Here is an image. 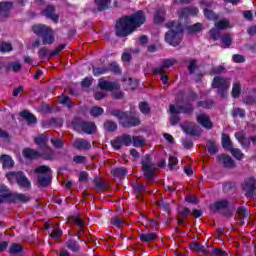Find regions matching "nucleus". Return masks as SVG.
Segmentation results:
<instances>
[{
  "label": "nucleus",
  "mask_w": 256,
  "mask_h": 256,
  "mask_svg": "<svg viewBox=\"0 0 256 256\" xmlns=\"http://www.w3.org/2000/svg\"><path fill=\"white\" fill-rule=\"evenodd\" d=\"M155 239H157V234L153 232L140 234V240L143 241L144 243L155 241Z\"/></svg>",
  "instance_id": "72a5a7b5"
},
{
  "label": "nucleus",
  "mask_w": 256,
  "mask_h": 256,
  "mask_svg": "<svg viewBox=\"0 0 256 256\" xmlns=\"http://www.w3.org/2000/svg\"><path fill=\"white\" fill-rule=\"evenodd\" d=\"M145 23V14L138 11L131 16H125L116 23V35L118 37H127L135 31L136 27H141Z\"/></svg>",
  "instance_id": "f257e3e1"
},
{
  "label": "nucleus",
  "mask_w": 256,
  "mask_h": 256,
  "mask_svg": "<svg viewBox=\"0 0 256 256\" xmlns=\"http://www.w3.org/2000/svg\"><path fill=\"white\" fill-rule=\"evenodd\" d=\"M139 107H140L141 113H143L144 115H147V113H149L150 111L149 106L145 102L140 103Z\"/></svg>",
  "instance_id": "338daca9"
},
{
  "label": "nucleus",
  "mask_w": 256,
  "mask_h": 256,
  "mask_svg": "<svg viewBox=\"0 0 256 256\" xmlns=\"http://www.w3.org/2000/svg\"><path fill=\"white\" fill-rule=\"evenodd\" d=\"M125 84L127 85L126 89H130L131 91H133L137 89V85H139V82L137 80L129 78L128 80H125Z\"/></svg>",
  "instance_id": "79ce46f5"
},
{
  "label": "nucleus",
  "mask_w": 256,
  "mask_h": 256,
  "mask_svg": "<svg viewBox=\"0 0 256 256\" xmlns=\"http://www.w3.org/2000/svg\"><path fill=\"white\" fill-rule=\"evenodd\" d=\"M21 251H23V246H21V244H12L10 247V253H12L13 255L17 254V253H21Z\"/></svg>",
  "instance_id": "5fc2aeb1"
},
{
  "label": "nucleus",
  "mask_w": 256,
  "mask_h": 256,
  "mask_svg": "<svg viewBox=\"0 0 256 256\" xmlns=\"http://www.w3.org/2000/svg\"><path fill=\"white\" fill-rule=\"evenodd\" d=\"M95 5L98 11H105V9H109V5H111V0H95Z\"/></svg>",
  "instance_id": "2f4dec72"
},
{
  "label": "nucleus",
  "mask_w": 256,
  "mask_h": 256,
  "mask_svg": "<svg viewBox=\"0 0 256 256\" xmlns=\"http://www.w3.org/2000/svg\"><path fill=\"white\" fill-rule=\"evenodd\" d=\"M6 71H14L15 73L21 71V63L19 62H11L5 66Z\"/></svg>",
  "instance_id": "f704fd0d"
},
{
  "label": "nucleus",
  "mask_w": 256,
  "mask_h": 256,
  "mask_svg": "<svg viewBox=\"0 0 256 256\" xmlns=\"http://www.w3.org/2000/svg\"><path fill=\"white\" fill-rule=\"evenodd\" d=\"M208 147V151L209 153H212L213 155H215V153H217V145H215L213 142H208L207 144Z\"/></svg>",
  "instance_id": "69168bd1"
},
{
  "label": "nucleus",
  "mask_w": 256,
  "mask_h": 256,
  "mask_svg": "<svg viewBox=\"0 0 256 256\" xmlns=\"http://www.w3.org/2000/svg\"><path fill=\"white\" fill-rule=\"evenodd\" d=\"M191 111H193V106H191V104L178 107L170 105V113L172 114V117L170 118L171 125H177V123H179L178 113H191Z\"/></svg>",
  "instance_id": "9d476101"
},
{
  "label": "nucleus",
  "mask_w": 256,
  "mask_h": 256,
  "mask_svg": "<svg viewBox=\"0 0 256 256\" xmlns=\"http://www.w3.org/2000/svg\"><path fill=\"white\" fill-rule=\"evenodd\" d=\"M111 115H113V117H117V119H119V123L123 125V127H136V125H139V123H141L139 121V118L128 115L121 110H112Z\"/></svg>",
  "instance_id": "39448f33"
},
{
  "label": "nucleus",
  "mask_w": 256,
  "mask_h": 256,
  "mask_svg": "<svg viewBox=\"0 0 256 256\" xmlns=\"http://www.w3.org/2000/svg\"><path fill=\"white\" fill-rule=\"evenodd\" d=\"M237 215L240 219L241 225L249 223V211L245 208H238Z\"/></svg>",
  "instance_id": "4be33fe9"
},
{
  "label": "nucleus",
  "mask_w": 256,
  "mask_h": 256,
  "mask_svg": "<svg viewBox=\"0 0 256 256\" xmlns=\"http://www.w3.org/2000/svg\"><path fill=\"white\" fill-rule=\"evenodd\" d=\"M229 205V202L227 200H219L216 201L214 204L210 206L211 211H220L221 209H226V207Z\"/></svg>",
  "instance_id": "cd10ccee"
},
{
  "label": "nucleus",
  "mask_w": 256,
  "mask_h": 256,
  "mask_svg": "<svg viewBox=\"0 0 256 256\" xmlns=\"http://www.w3.org/2000/svg\"><path fill=\"white\" fill-rule=\"evenodd\" d=\"M235 137H236L237 141H239V143L242 145V147H249L250 142H249V139H247V137H245V132H243V131L237 132L235 134Z\"/></svg>",
  "instance_id": "c756f323"
},
{
  "label": "nucleus",
  "mask_w": 256,
  "mask_h": 256,
  "mask_svg": "<svg viewBox=\"0 0 256 256\" xmlns=\"http://www.w3.org/2000/svg\"><path fill=\"white\" fill-rule=\"evenodd\" d=\"M103 108L99 107V106H93L91 109H90V115L92 117H99L101 115H103Z\"/></svg>",
  "instance_id": "ea45409f"
},
{
  "label": "nucleus",
  "mask_w": 256,
  "mask_h": 256,
  "mask_svg": "<svg viewBox=\"0 0 256 256\" xmlns=\"http://www.w3.org/2000/svg\"><path fill=\"white\" fill-rule=\"evenodd\" d=\"M40 157L47 160L55 159V152L53 151V149L46 146L40 149Z\"/></svg>",
  "instance_id": "5701e85b"
},
{
  "label": "nucleus",
  "mask_w": 256,
  "mask_h": 256,
  "mask_svg": "<svg viewBox=\"0 0 256 256\" xmlns=\"http://www.w3.org/2000/svg\"><path fill=\"white\" fill-rule=\"evenodd\" d=\"M20 116L22 117V119H25V121H27L28 125H33L37 123V118L29 111H22L20 113Z\"/></svg>",
  "instance_id": "bb28decb"
},
{
  "label": "nucleus",
  "mask_w": 256,
  "mask_h": 256,
  "mask_svg": "<svg viewBox=\"0 0 256 256\" xmlns=\"http://www.w3.org/2000/svg\"><path fill=\"white\" fill-rule=\"evenodd\" d=\"M66 247L74 252L79 250V244L75 240H68L66 242Z\"/></svg>",
  "instance_id": "a18cd8bd"
},
{
  "label": "nucleus",
  "mask_w": 256,
  "mask_h": 256,
  "mask_svg": "<svg viewBox=\"0 0 256 256\" xmlns=\"http://www.w3.org/2000/svg\"><path fill=\"white\" fill-rule=\"evenodd\" d=\"M191 249H193L194 251H202L203 253H205V246L198 244V243H193L190 245Z\"/></svg>",
  "instance_id": "0e129e2a"
},
{
  "label": "nucleus",
  "mask_w": 256,
  "mask_h": 256,
  "mask_svg": "<svg viewBox=\"0 0 256 256\" xmlns=\"http://www.w3.org/2000/svg\"><path fill=\"white\" fill-rule=\"evenodd\" d=\"M120 137L122 138V143L125 147L133 145V138L131 137V135L124 134Z\"/></svg>",
  "instance_id": "49530a36"
},
{
  "label": "nucleus",
  "mask_w": 256,
  "mask_h": 256,
  "mask_svg": "<svg viewBox=\"0 0 256 256\" xmlns=\"http://www.w3.org/2000/svg\"><path fill=\"white\" fill-rule=\"evenodd\" d=\"M134 191L136 193H147V188L143 184H137L134 186Z\"/></svg>",
  "instance_id": "e2e57ef3"
},
{
  "label": "nucleus",
  "mask_w": 256,
  "mask_h": 256,
  "mask_svg": "<svg viewBox=\"0 0 256 256\" xmlns=\"http://www.w3.org/2000/svg\"><path fill=\"white\" fill-rule=\"evenodd\" d=\"M6 177L8 181H10V183H13V181L16 180L20 187H31V182L29 181V179H27V176H25V174H23L22 172H9L6 174Z\"/></svg>",
  "instance_id": "9b49d317"
},
{
  "label": "nucleus",
  "mask_w": 256,
  "mask_h": 256,
  "mask_svg": "<svg viewBox=\"0 0 256 256\" xmlns=\"http://www.w3.org/2000/svg\"><path fill=\"white\" fill-rule=\"evenodd\" d=\"M111 225H114V227H118L119 229H121V227H125V225L127 224L125 223V220L114 216L111 218Z\"/></svg>",
  "instance_id": "e433bc0d"
},
{
  "label": "nucleus",
  "mask_w": 256,
  "mask_h": 256,
  "mask_svg": "<svg viewBox=\"0 0 256 256\" xmlns=\"http://www.w3.org/2000/svg\"><path fill=\"white\" fill-rule=\"evenodd\" d=\"M112 175L115 177H125L127 175V169L125 168H115L111 171Z\"/></svg>",
  "instance_id": "37998d69"
},
{
  "label": "nucleus",
  "mask_w": 256,
  "mask_h": 256,
  "mask_svg": "<svg viewBox=\"0 0 256 256\" xmlns=\"http://www.w3.org/2000/svg\"><path fill=\"white\" fill-rule=\"evenodd\" d=\"M98 86L102 91H117L119 89V83L117 82H110L107 80H99Z\"/></svg>",
  "instance_id": "2eb2a0df"
},
{
  "label": "nucleus",
  "mask_w": 256,
  "mask_h": 256,
  "mask_svg": "<svg viewBox=\"0 0 256 256\" xmlns=\"http://www.w3.org/2000/svg\"><path fill=\"white\" fill-rule=\"evenodd\" d=\"M182 129L188 135H192L193 137H197V136L201 135V128H199V126H195V124H190L189 127L182 126Z\"/></svg>",
  "instance_id": "412c9836"
},
{
  "label": "nucleus",
  "mask_w": 256,
  "mask_h": 256,
  "mask_svg": "<svg viewBox=\"0 0 256 256\" xmlns=\"http://www.w3.org/2000/svg\"><path fill=\"white\" fill-rule=\"evenodd\" d=\"M42 15L48 19H51L53 23H57L59 21V16L55 14V7L53 6H47L46 9L42 11Z\"/></svg>",
  "instance_id": "f3484780"
},
{
  "label": "nucleus",
  "mask_w": 256,
  "mask_h": 256,
  "mask_svg": "<svg viewBox=\"0 0 256 256\" xmlns=\"http://www.w3.org/2000/svg\"><path fill=\"white\" fill-rule=\"evenodd\" d=\"M50 141L55 149H61L63 147V140L61 138H52Z\"/></svg>",
  "instance_id": "6e6d98bb"
},
{
  "label": "nucleus",
  "mask_w": 256,
  "mask_h": 256,
  "mask_svg": "<svg viewBox=\"0 0 256 256\" xmlns=\"http://www.w3.org/2000/svg\"><path fill=\"white\" fill-rule=\"evenodd\" d=\"M212 87L214 89H218V93L221 95V97H226L227 89L231 87V82L227 78H221L217 76L212 82Z\"/></svg>",
  "instance_id": "1a4fd4ad"
},
{
  "label": "nucleus",
  "mask_w": 256,
  "mask_h": 256,
  "mask_svg": "<svg viewBox=\"0 0 256 256\" xmlns=\"http://www.w3.org/2000/svg\"><path fill=\"white\" fill-rule=\"evenodd\" d=\"M199 14V8L197 7H190V8H183L178 12L179 19H187L189 17H195V15Z\"/></svg>",
  "instance_id": "4468645a"
},
{
  "label": "nucleus",
  "mask_w": 256,
  "mask_h": 256,
  "mask_svg": "<svg viewBox=\"0 0 256 256\" xmlns=\"http://www.w3.org/2000/svg\"><path fill=\"white\" fill-rule=\"evenodd\" d=\"M198 123L203 126L205 129H211L213 127V123L209 119V116L206 114H200L197 116Z\"/></svg>",
  "instance_id": "aec40b11"
},
{
  "label": "nucleus",
  "mask_w": 256,
  "mask_h": 256,
  "mask_svg": "<svg viewBox=\"0 0 256 256\" xmlns=\"http://www.w3.org/2000/svg\"><path fill=\"white\" fill-rule=\"evenodd\" d=\"M222 146L226 151H230L233 149V145L231 144V138L227 134H222Z\"/></svg>",
  "instance_id": "473e14b6"
},
{
  "label": "nucleus",
  "mask_w": 256,
  "mask_h": 256,
  "mask_svg": "<svg viewBox=\"0 0 256 256\" xmlns=\"http://www.w3.org/2000/svg\"><path fill=\"white\" fill-rule=\"evenodd\" d=\"M241 95V83L239 81H236L233 83L232 87V97L237 98Z\"/></svg>",
  "instance_id": "4c0bfd02"
},
{
  "label": "nucleus",
  "mask_w": 256,
  "mask_h": 256,
  "mask_svg": "<svg viewBox=\"0 0 256 256\" xmlns=\"http://www.w3.org/2000/svg\"><path fill=\"white\" fill-rule=\"evenodd\" d=\"M199 107H204V109H211L213 107V101L207 100V101H201L198 103Z\"/></svg>",
  "instance_id": "bf43d9fd"
},
{
  "label": "nucleus",
  "mask_w": 256,
  "mask_h": 256,
  "mask_svg": "<svg viewBox=\"0 0 256 256\" xmlns=\"http://www.w3.org/2000/svg\"><path fill=\"white\" fill-rule=\"evenodd\" d=\"M108 71L109 69L105 67H96L93 69V75H95V77H99V75H105Z\"/></svg>",
  "instance_id": "3c124183"
},
{
  "label": "nucleus",
  "mask_w": 256,
  "mask_h": 256,
  "mask_svg": "<svg viewBox=\"0 0 256 256\" xmlns=\"http://www.w3.org/2000/svg\"><path fill=\"white\" fill-rule=\"evenodd\" d=\"M11 9H13V3L11 2L0 3V15H2L3 17H7Z\"/></svg>",
  "instance_id": "a878e982"
},
{
  "label": "nucleus",
  "mask_w": 256,
  "mask_h": 256,
  "mask_svg": "<svg viewBox=\"0 0 256 256\" xmlns=\"http://www.w3.org/2000/svg\"><path fill=\"white\" fill-rule=\"evenodd\" d=\"M63 235V231H61V229L59 228H53L50 237H52V239H54L55 241H57V239H60V237Z\"/></svg>",
  "instance_id": "603ef678"
},
{
  "label": "nucleus",
  "mask_w": 256,
  "mask_h": 256,
  "mask_svg": "<svg viewBox=\"0 0 256 256\" xmlns=\"http://www.w3.org/2000/svg\"><path fill=\"white\" fill-rule=\"evenodd\" d=\"M204 15L207 17V19H211L212 21L217 19V16L209 9H204Z\"/></svg>",
  "instance_id": "052dcab7"
},
{
  "label": "nucleus",
  "mask_w": 256,
  "mask_h": 256,
  "mask_svg": "<svg viewBox=\"0 0 256 256\" xmlns=\"http://www.w3.org/2000/svg\"><path fill=\"white\" fill-rule=\"evenodd\" d=\"M72 127L75 131H83L84 133H87L88 135H91V133H95L97 131V126L93 122H82L79 119H75L72 122Z\"/></svg>",
  "instance_id": "6e6552de"
},
{
  "label": "nucleus",
  "mask_w": 256,
  "mask_h": 256,
  "mask_svg": "<svg viewBox=\"0 0 256 256\" xmlns=\"http://www.w3.org/2000/svg\"><path fill=\"white\" fill-rule=\"evenodd\" d=\"M214 256H227V252L223 251L221 248H216L212 251Z\"/></svg>",
  "instance_id": "774afa93"
},
{
  "label": "nucleus",
  "mask_w": 256,
  "mask_h": 256,
  "mask_svg": "<svg viewBox=\"0 0 256 256\" xmlns=\"http://www.w3.org/2000/svg\"><path fill=\"white\" fill-rule=\"evenodd\" d=\"M73 161H74V163H78V164L87 163V157L77 155V156L73 157Z\"/></svg>",
  "instance_id": "680f3d73"
},
{
  "label": "nucleus",
  "mask_w": 256,
  "mask_h": 256,
  "mask_svg": "<svg viewBox=\"0 0 256 256\" xmlns=\"http://www.w3.org/2000/svg\"><path fill=\"white\" fill-rule=\"evenodd\" d=\"M256 178L250 177L243 183V189L247 195H253L255 193Z\"/></svg>",
  "instance_id": "dca6fc26"
},
{
  "label": "nucleus",
  "mask_w": 256,
  "mask_h": 256,
  "mask_svg": "<svg viewBox=\"0 0 256 256\" xmlns=\"http://www.w3.org/2000/svg\"><path fill=\"white\" fill-rule=\"evenodd\" d=\"M222 43H223L224 49H227V47H230L231 36L229 34H225L224 36H222Z\"/></svg>",
  "instance_id": "4d7b16f0"
},
{
  "label": "nucleus",
  "mask_w": 256,
  "mask_h": 256,
  "mask_svg": "<svg viewBox=\"0 0 256 256\" xmlns=\"http://www.w3.org/2000/svg\"><path fill=\"white\" fill-rule=\"evenodd\" d=\"M22 153L26 159H39V157H41V154L39 151L31 148L24 149Z\"/></svg>",
  "instance_id": "b1692460"
},
{
  "label": "nucleus",
  "mask_w": 256,
  "mask_h": 256,
  "mask_svg": "<svg viewBox=\"0 0 256 256\" xmlns=\"http://www.w3.org/2000/svg\"><path fill=\"white\" fill-rule=\"evenodd\" d=\"M49 141V136L47 134H42L34 139V142L40 147V149H44L47 147V143Z\"/></svg>",
  "instance_id": "393cba45"
},
{
  "label": "nucleus",
  "mask_w": 256,
  "mask_h": 256,
  "mask_svg": "<svg viewBox=\"0 0 256 256\" xmlns=\"http://www.w3.org/2000/svg\"><path fill=\"white\" fill-rule=\"evenodd\" d=\"M104 129H106V131H117V124L112 121H107L104 123Z\"/></svg>",
  "instance_id": "864d4df0"
},
{
  "label": "nucleus",
  "mask_w": 256,
  "mask_h": 256,
  "mask_svg": "<svg viewBox=\"0 0 256 256\" xmlns=\"http://www.w3.org/2000/svg\"><path fill=\"white\" fill-rule=\"evenodd\" d=\"M0 163H2L3 167L6 169H11L14 165L13 159L9 155L0 156Z\"/></svg>",
  "instance_id": "c85d7f7f"
},
{
  "label": "nucleus",
  "mask_w": 256,
  "mask_h": 256,
  "mask_svg": "<svg viewBox=\"0 0 256 256\" xmlns=\"http://www.w3.org/2000/svg\"><path fill=\"white\" fill-rule=\"evenodd\" d=\"M179 161L177 160V157L175 156H170L169 157V168L170 169H177V163Z\"/></svg>",
  "instance_id": "13d9d810"
},
{
  "label": "nucleus",
  "mask_w": 256,
  "mask_h": 256,
  "mask_svg": "<svg viewBox=\"0 0 256 256\" xmlns=\"http://www.w3.org/2000/svg\"><path fill=\"white\" fill-rule=\"evenodd\" d=\"M189 33H199L203 31V25L201 23H196L188 28Z\"/></svg>",
  "instance_id": "8fccbe9b"
},
{
  "label": "nucleus",
  "mask_w": 256,
  "mask_h": 256,
  "mask_svg": "<svg viewBox=\"0 0 256 256\" xmlns=\"http://www.w3.org/2000/svg\"><path fill=\"white\" fill-rule=\"evenodd\" d=\"M220 163L224 165V167H235V161H233V158L227 155H222L219 157Z\"/></svg>",
  "instance_id": "7c9ffc66"
},
{
  "label": "nucleus",
  "mask_w": 256,
  "mask_h": 256,
  "mask_svg": "<svg viewBox=\"0 0 256 256\" xmlns=\"http://www.w3.org/2000/svg\"><path fill=\"white\" fill-rule=\"evenodd\" d=\"M34 171L38 173V183L41 187H47L51 183V168L49 166H38Z\"/></svg>",
  "instance_id": "0eeeda50"
},
{
  "label": "nucleus",
  "mask_w": 256,
  "mask_h": 256,
  "mask_svg": "<svg viewBox=\"0 0 256 256\" xmlns=\"http://www.w3.org/2000/svg\"><path fill=\"white\" fill-rule=\"evenodd\" d=\"M132 145L134 147H143V145H145V139L141 136H133Z\"/></svg>",
  "instance_id": "58836bf2"
},
{
  "label": "nucleus",
  "mask_w": 256,
  "mask_h": 256,
  "mask_svg": "<svg viewBox=\"0 0 256 256\" xmlns=\"http://www.w3.org/2000/svg\"><path fill=\"white\" fill-rule=\"evenodd\" d=\"M155 164L151 162V157L146 155L142 158V171L144 173V177L146 179H152L153 175H155Z\"/></svg>",
  "instance_id": "f8f14e48"
},
{
  "label": "nucleus",
  "mask_w": 256,
  "mask_h": 256,
  "mask_svg": "<svg viewBox=\"0 0 256 256\" xmlns=\"http://www.w3.org/2000/svg\"><path fill=\"white\" fill-rule=\"evenodd\" d=\"M32 31L36 35H42V41L44 45H52L55 43V37L53 36V30L47 25L36 24L32 27Z\"/></svg>",
  "instance_id": "20e7f679"
},
{
  "label": "nucleus",
  "mask_w": 256,
  "mask_h": 256,
  "mask_svg": "<svg viewBox=\"0 0 256 256\" xmlns=\"http://www.w3.org/2000/svg\"><path fill=\"white\" fill-rule=\"evenodd\" d=\"M111 145L114 149H121V147L124 146L123 139L120 137H117L111 142Z\"/></svg>",
  "instance_id": "de8ad7c7"
},
{
  "label": "nucleus",
  "mask_w": 256,
  "mask_h": 256,
  "mask_svg": "<svg viewBox=\"0 0 256 256\" xmlns=\"http://www.w3.org/2000/svg\"><path fill=\"white\" fill-rule=\"evenodd\" d=\"M73 147L78 151H87L91 147V142L85 139H77L73 142Z\"/></svg>",
  "instance_id": "a211bd4d"
},
{
  "label": "nucleus",
  "mask_w": 256,
  "mask_h": 256,
  "mask_svg": "<svg viewBox=\"0 0 256 256\" xmlns=\"http://www.w3.org/2000/svg\"><path fill=\"white\" fill-rule=\"evenodd\" d=\"M65 49V44L59 45L54 51L49 52L47 48H42L38 52L40 59H45L46 57H55V55H58V53H61L62 50Z\"/></svg>",
  "instance_id": "ddd939ff"
},
{
  "label": "nucleus",
  "mask_w": 256,
  "mask_h": 256,
  "mask_svg": "<svg viewBox=\"0 0 256 256\" xmlns=\"http://www.w3.org/2000/svg\"><path fill=\"white\" fill-rule=\"evenodd\" d=\"M229 151L234 156V158H236L238 161H241V159L245 157V154H243V152L239 148H232Z\"/></svg>",
  "instance_id": "a19ab883"
},
{
  "label": "nucleus",
  "mask_w": 256,
  "mask_h": 256,
  "mask_svg": "<svg viewBox=\"0 0 256 256\" xmlns=\"http://www.w3.org/2000/svg\"><path fill=\"white\" fill-rule=\"evenodd\" d=\"M13 47L11 46V43L7 42H0V52L1 53H7L11 51Z\"/></svg>",
  "instance_id": "09e8293b"
},
{
  "label": "nucleus",
  "mask_w": 256,
  "mask_h": 256,
  "mask_svg": "<svg viewBox=\"0 0 256 256\" xmlns=\"http://www.w3.org/2000/svg\"><path fill=\"white\" fill-rule=\"evenodd\" d=\"M11 199L20 203H27L29 196L22 193L12 195L7 186L0 184V203H7V201H11Z\"/></svg>",
  "instance_id": "7ed1b4c3"
},
{
  "label": "nucleus",
  "mask_w": 256,
  "mask_h": 256,
  "mask_svg": "<svg viewBox=\"0 0 256 256\" xmlns=\"http://www.w3.org/2000/svg\"><path fill=\"white\" fill-rule=\"evenodd\" d=\"M231 27L233 26L231 25V22H229V20H219L218 22H215V28L210 30L209 35L214 41H219V39H221V31L225 29H231Z\"/></svg>",
  "instance_id": "423d86ee"
},
{
  "label": "nucleus",
  "mask_w": 256,
  "mask_h": 256,
  "mask_svg": "<svg viewBox=\"0 0 256 256\" xmlns=\"http://www.w3.org/2000/svg\"><path fill=\"white\" fill-rule=\"evenodd\" d=\"M232 117L235 119L240 117L241 119L245 118V110L241 108H234L232 110Z\"/></svg>",
  "instance_id": "c03bdc74"
},
{
  "label": "nucleus",
  "mask_w": 256,
  "mask_h": 256,
  "mask_svg": "<svg viewBox=\"0 0 256 256\" xmlns=\"http://www.w3.org/2000/svg\"><path fill=\"white\" fill-rule=\"evenodd\" d=\"M168 31L165 35V41L172 47H177L181 43V35L183 34V26L179 22H169L167 24Z\"/></svg>",
  "instance_id": "f03ea898"
},
{
  "label": "nucleus",
  "mask_w": 256,
  "mask_h": 256,
  "mask_svg": "<svg viewBox=\"0 0 256 256\" xmlns=\"http://www.w3.org/2000/svg\"><path fill=\"white\" fill-rule=\"evenodd\" d=\"M177 61L175 59H166L162 62L161 66L154 69V73H163V71H167L169 67H173Z\"/></svg>",
  "instance_id": "6ab92c4d"
},
{
  "label": "nucleus",
  "mask_w": 256,
  "mask_h": 256,
  "mask_svg": "<svg viewBox=\"0 0 256 256\" xmlns=\"http://www.w3.org/2000/svg\"><path fill=\"white\" fill-rule=\"evenodd\" d=\"M163 21H165V10L160 9L156 12V14L154 16V22L157 25H159L160 23H163Z\"/></svg>",
  "instance_id": "c9c22d12"
}]
</instances>
